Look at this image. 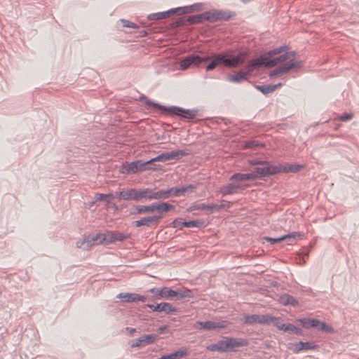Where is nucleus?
Here are the masks:
<instances>
[{
	"mask_svg": "<svg viewBox=\"0 0 359 359\" xmlns=\"http://www.w3.org/2000/svg\"><path fill=\"white\" fill-rule=\"evenodd\" d=\"M287 50V46H282L273 50H269L261 55L260 57L250 60L251 67H272L278 65V64L283 63L287 61L284 51Z\"/></svg>",
	"mask_w": 359,
	"mask_h": 359,
	"instance_id": "nucleus-1",
	"label": "nucleus"
},
{
	"mask_svg": "<svg viewBox=\"0 0 359 359\" xmlns=\"http://www.w3.org/2000/svg\"><path fill=\"white\" fill-rule=\"evenodd\" d=\"M141 100H144L145 104L147 106L153 107L154 108L158 109L163 112H167L170 115H175L180 117L181 118L185 119H193L198 114V109H186L180 107L171 106V107H165L161 105L158 103H155L151 100H149L147 97L142 96L140 97Z\"/></svg>",
	"mask_w": 359,
	"mask_h": 359,
	"instance_id": "nucleus-2",
	"label": "nucleus"
},
{
	"mask_svg": "<svg viewBox=\"0 0 359 359\" xmlns=\"http://www.w3.org/2000/svg\"><path fill=\"white\" fill-rule=\"evenodd\" d=\"M248 341L243 338L224 337L215 344H210L206 349L210 351L224 353L228 351H236L238 348L247 346Z\"/></svg>",
	"mask_w": 359,
	"mask_h": 359,
	"instance_id": "nucleus-3",
	"label": "nucleus"
},
{
	"mask_svg": "<svg viewBox=\"0 0 359 359\" xmlns=\"http://www.w3.org/2000/svg\"><path fill=\"white\" fill-rule=\"evenodd\" d=\"M118 200L144 201L151 200V189H128L116 193Z\"/></svg>",
	"mask_w": 359,
	"mask_h": 359,
	"instance_id": "nucleus-4",
	"label": "nucleus"
},
{
	"mask_svg": "<svg viewBox=\"0 0 359 359\" xmlns=\"http://www.w3.org/2000/svg\"><path fill=\"white\" fill-rule=\"evenodd\" d=\"M137 214H146L157 212L162 214L174 209V205L168 203H152L147 205H137L135 207Z\"/></svg>",
	"mask_w": 359,
	"mask_h": 359,
	"instance_id": "nucleus-5",
	"label": "nucleus"
},
{
	"mask_svg": "<svg viewBox=\"0 0 359 359\" xmlns=\"http://www.w3.org/2000/svg\"><path fill=\"white\" fill-rule=\"evenodd\" d=\"M210 60V57H201L197 55H189L182 59L180 62V69H187L191 66L200 67Z\"/></svg>",
	"mask_w": 359,
	"mask_h": 359,
	"instance_id": "nucleus-6",
	"label": "nucleus"
},
{
	"mask_svg": "<svg viewBox=\"0 0 359 359\" xmlns=\"http://www.w3.org/2000/svg\"><path fill=\"white\" fill-rule=\"evenodd\" d=\"M298 321L304 328L309 329L316 327L318 330L325 331L330 332L332 329L325 323L320 321L318 319L304 318L299 319Z\"/></svg>",
	"mask_w": 359,
	"mask_h": 359,
	"instance_id": "nucleus-7",
	"label": "nucleus"
},
{
	"mask_svg": "<svg viewBox=\"0 0 359 359\" xmlns=\"http://www.w3.org/2000/svg\"><path fill=\"white\" fill-rule=\"evenodd\" d=\"M276 320V317L269 315H248L244 317V322L246 324H255L259 323L261 325H273V321Z\"/></svg>",
	"mask_w": 359,
	"mask_h": 359,
	"instance_id": "nucleus-8",
	"label": "nucleus"
},
{
	"mask_svg": "<svg viewBox=\"0 0 359 359\" xmlns=\"http://www.w3.org/2000/svg\"><path fill=\"white\" fill-rule=\"evenodd\" d=\"M163 218L162 214H156L141 218L139 220L134 221L133 225L135 227L145 226L147 227L157 226L160 220Z\"/></svg>",
	"mask_w": 359,
	"mask_h": 359,
	"instance_id": "nucleus-9",
	"label": "nucleus"
},
{
	"mask_svg": "<svg viewBox=\"0 0 359 359\" xmlns=\"http://www.w3.org/2000/svg\"><path fill=\"white\" fill-rule=\"evenodd\" d=\"M278 165H270L268 162L264 161L259 166L255 168V173L258 178L272 175L278 173Z\"/></svg>",
	"mask_w": 359,
	"mask_h": 359,
	"instance_id": "nucleus-10",
	"label": "nucleus"
},
{
	"mask_svg": "<svg viewBox=\"0 0 359 359\" xmlns=\"http://www.w3.org/2000/svg\"><path fill=\"white\" fill-rule=\"evenodd\" d=\"M228 325V323L226 321H205L201 322L198 321L195 323L194 327L198 330H212L217 329H223L226 328Z\"/></svg>",
	"mask_w": 359,
	"mask_h": 359,
	"instance_id": "nucleus-11",
	"label": "nucleus"
},
{
	"mask_svg": "<svg viewBox=\"0 0 359 359\" xmlns=\"http://www.w3.org/2000/svg\"><path fill=\"white\" fill-rule=\"evenodd\" d=\"M303 65L302 61H292L290 63H285L283 66L274 69L269 74L270 77L276 76L280 74H284L293 69L301 68Z\"/></svg>",
	"mask_w": 359,
	"mask_h": 359,
	"instance_id": "nucleus-12",
	"label": "nucleus"
},
{
	"mask_svg": "<svg viewBox=\"0 0 359 359\" xmlns=\"http://www.w3.org/2000/svg\"><path fill=\"white\" fill-rule=\"evenodd\" d=\"M205 21L210 22H215L220 20H228L230 18V15L225 11L219 10H212L204 12Z\"/></svg>",
	"mask_w": 359,
	"mask_h": 359,
	"instance_id": "nucleus-13",
	"label": "nucleus"
},
{
	"mask_svg": "<svg viewBox=\"0 0 359 359\" xmlns=\"http://www.w3.org/2000/svg\"><path fill=\"white\" fill-rule=\"evenodd\" d=\"M257 67H251L250 60L248 66L246 67L245 71H240L236 74L230 75L228 77V80L233 83H241L245 81L248 80V76L251 73V72Z\"/></svg>",
	"mask_w": 359,
	"mask_h": 359,
	"instance_id": "nucleus-14",
	"label": "nucleus"
},
{
	"mask_svg": "<svg viewBox=\"0 0 359 359\" xmlns=\"http://www.w3.org/2000/svg\"><path fill=\"white\" fill-rule=\"evenodd\" d=\"M130 237L129 234H124L119 231H107L104 233L105 243H111L115 241H123Z\"/></svg>",
	"mask_w": 359,
	"mask_h": 359,
	"instance_id": "nucleus-15",
	"label": "nucleus"
},
{
	"mask_svg": "<svg viewBox=\"0 0 359 359\" xmlns=\"http://www.w3.org/2000/svg\"><path fill=\"white\" fill-rule=\"evenodd\" d=\"M147 306L151 309L153 311L164 312L166 314L177 312V309L170 303L167 302H161L156 305L147 304Z\"/></svg>",
	"mask_w": 359,
	"mask_h": 359,
	"instance_id": "nucleus-16",
	"label": "nucleus"
},
{
	"mask_svg": "<svg viewBox=\"0 0 359 359\" xmlns=\"http://www.w3.org/2000/svg\"><path fill=\"white\" fill-rule=\"evenodd\" d=\"M150 163V160L147 161L138 160L136 161L131 162L128 165L126 172L127 173H136L139 171L145 170L147 169V165Z\"/></svg>",
	"mask_w": 359,
	"mask_h": 359,
	"instance_id": "nucleus-17",
	"label": "nucleus"
},
{
	"mask_svg": "<svg viewBox=\"0 0 359 359\" xmlns=\"http://www.w3.org/2000/svg\"><path fill=\"white\" fill-rule=\"evenodd\" d=\"M211 62L206 66V71L213 70L219 64H224L227 67L228 57L224 54H217L210 57Z\"/></svg>",
	"mask_w": 359,
	"mask_h": 359,
	"instance_id": "nucleus-18",
	"label": "nucleus"
},
{
	"mask_svg": "<svg viewBox=\"0 0 359 359\" xmlns=\"http://www.w3.org/2000/svg\"><path fill=\"white\" fill-rule=\"evenodd\" d=\"M248 53L245 51L240 52L237 55L233 57H228L227 67L234 68L243 64L247 59Z\"/></svg>",
	"mask_w": 359,
	"mask_h": 359,
	"instance_id": "nucleus-19",
	"label": "nucleus"
},
{
	"mask_svg": "<svg viewBox=\"0 0 359 359\" xmlns=\"http://www.w3.org/2000/svg\"><path fill=\"white\" fill-rule=\"evenodd\" d=\"M117 297L121 299L124 302H144L147 299L144 296L135 293H120L117 295Z\"/></svg>",
	"mask_w": 359,
	"mask_h": 359,
	"instance_id": "nucleus-20",
	"label": "nucleus"
},
{
	"mask_svg": "<svg viewBox=\"0 0 359 359\" xmlns=\"http://www.w3.org/2000/svg\"><path fill=\"white\" fill-rule=\"evenodd\" d=\"M149 292L156 296L160 297L161 298L169 299L172 298L173 290L167 287H163L161 288L153 287L149 290Z\"/></svg>",
	"mask_w": 359,
	"mask_h": 359,
	"instance_id": "nucleus-21",
	"label": "nucleus"
},
{
	"mask_svg": "<svg viewBox=\"0 0 359 359\" xmlns=\"http://www.w3.org/2000/svg\"><path fill=\"white\" fill-rule=\"evenodd\" d=\"M299 235L297 233H292L290 234H287L278 238H271L265 236L262 239L269 242L271 244H274L282 241H287L289 244H292V243L298 237Z\"/></svg>",
	"mask_w": 359,
	"mask_h": 359,
	"instance_id": "nucleus-22",
	"label": "nucleus"
},
{
	"mask_svg": "<svg viewBox=\"0 0 359 359\" xmlns=\"http://www.w3.org/2000/svg\"><path fill=\"white\" fill-rule=\"evenodd\" d=\"M273 325L276 326L280 330H283L285 332H290L295 334H299L301 330L293 324H284L281 323L279 320V318L276 317V320L273 321Z\"/></svg>",
	"mask_w": 359,
	"mask_h": 359,
	"instance_id": "nucleus-23",
	"label": "nucleus"
},
{
	"mask_svg": "<svg viewBox=\"0 0 359 359\" xmlns=\"http://www.w3.org/2000/svg\"><path fill=\"white\" fill-rule=\"evenodd\" d=\"M194 297V292L187 288L177 289L173 290L172 294V298L176 297L177 299L181 300L185 298H193Z\"/></svg>",
	"mask_w": 359,
	"mask_h": 359,
	"instance_id": "nucleus-24",
	"label": "nucleus"
},
{
	"mask_svg": "<svg viewBox=\"0 0 359 359\" xmlns=\"http://www.w3.org/2000/svg\"><path fill=\"white\" fill-rule=\"evenodd\" d=\"M180 8L171 9L168 11L152 13L148 15L149 20H161L170 17L172 14L175 13L177 11H180Z\"/></svg>",
	"mask_w": 359,
	"mask_h": 359,
	"instance_id": "nucleus-25",
	"label": "nucleus"
},
{
	"mask_svg": "<svg viewBox=\"0 0 359 359\" xmlns=\"http://www.w3.org/2000/svg\"><path fill=\"white\" fill-rule=\"evenodd\" d=\"M303 166L299 164H294V165H278V173L279 172H299Z\"/></svg>",
	"mask_w": 359,
	"mask_h": 359,
	"instance_id": "nucleus-26",
	"label": "nucleus"
},
{
	"mask_svg": "<svg viewBox=\"0 0 359 359\" xmlns=\"http://www.w3.org/2000/svg\"><path fill=\"white\" fill-rule=\"evenodd\" d=\"M278 302L283 305H292L295 306L298 305V301L292 296L288 294H283L278 298Z\"/></svg>",
	"mask_w": 359,
	"mask_h": 359,
	"instance_id": "nucleus-27",
	"label": "nucleus"
},
{
	"mask_svg": "<svg viewBox=\"0 0 359 359\" xmlns=\"http://www.w3.org/2000/svg\"><path fill=\"white\" fill-rule=\"evenodd\" d=\"M241 187L240 184H229L221 187L220 192L223 195L233 194L237 193Z\"/></svg>",
	"mask_w": 359,
	"mask_h": 359,
	"instance_id": "nucleus-28",
	"label": "nucleus"
},
{
	"mask_svg": "<svg viewBox=\"0 0 359 359\" xmlns=\"http://www.w3.org/2000/svg\"><path fill=\"white\" fill-rule=\"evenodd\" d=\"M151 200H164L170 198L169 191L166 190H159L155 191L154 190L151 189Z\"/></svg>",
	"mask_w": 359,
	"mask_h": 359,
	"instance_id": "nucleus-29",
	"label": "nucleus"
},
{
	"mask_svg": "<svg viewBox=\"0 0 359 359\" xmlns=\"http://www.w3.org/2000/svg\"><path fill=\"white\" fill-rule=\"evenodd\" d=\"M93 239H91L90 236H86L83 240L78 241L76 242V247L83 250H88L95 244L93 243Z\"/></svg>",
	"mask_w": 359,
	"mask_h": 359,
	"instance_id": "nucleus-30",
	"label": "nucleus"
},
{
	"mask_svg": "<svg viewBox=\"0 0 359 359\" xmlns=\"http://www.w3.org/2000/svg\"><path fill=\"white\" fill-rule=\"evenodd\" d=\"M187 22L191 24H200L205 22L204 13L191 15L187 18Z\"/></svg>",
	"mask_w": 359,
	"mask_h": 359,
	"instance_id": "nucleus-31",
	"label": "nucleus"
},
{
	"mask_svg": "<svg viewBox=\"0 0 359 359\" xmlns=\"http://www.w3.org/2000/svg\"><path fill=\"white\" fill-rule=\"evenodd\" d=\"M315 347L316 346L311 342L299 341L295 344V349L298 352L302 350H311L315 348Z\"/></svg>",
	"mask_w": 359,
	"mask_h": 359,
	"instance_id": "nucleus-32",
	"label": "nucleus"
},
{
	"mask_svg": "<svg viewBox=\"0 0 359 359\" xmlns=\"http://www.w3.org/2000/svg\"><path fill=\"white\" fill-rule=\"evenodd\" d=\"M203 5L201 3L194 4L190 6H185L180 8V11H182V13H191L193 11H198L203 10Z\"/></svg>",
	"mask_w": 359,
	"mask_h": 359,
	"instance_id": "nucleus-33",
	"label": "nucleus"
},
{
	"mask_svg": "<svg viewBox=\"0 0 359 359\" xmlns=\"http://www.w3.org/2000/svg\"><path fill=\"white\" fill-rule=\"evenodd\" d=\"M91 239H93V243L95 245L105 243L104 233H96L95 235L89 236Z\"/></svg>",
	"mask_w": 359,
	"mask_h": 359,
	"instance_id": "nucleus-34",
	"label": "nucleus"
},
{
	"mask_svg": "<svg viewBox=\"0 0 359 359\" xmlns=\"http://www.w3.org/2000/svg\"><path fill=\"white\" fill-rule=\"evenodd\" d=\"M158 339L157 334H147L142 337L143 345H149L154 343Z\"/></svg>",
	"mask_w": 359,
	"mask_h": 359,
	"instance_id": "nucleus-35",
	"label": "nucleus"
},
{
	"mask_svg": "<svg viewBox=\"0 0 359 359\" xmlns=\"http://www.w3.org/2000/svg\"><path fill=\"white\" fill-rule=\"evenodd\" d=\"M188 153L185 150H177L172 151L171 152H168L169 158L171 159H179L184 156H186Z\"/></svg>",
	"mask_w": 359,
	"mask_h": 359,
	"instance_id": "nucleus-36",
	"label": "nucleus"
},
{
	"mask_svg": "<svg viewBox=\"0 0 359 359\" xmlns=\"http://www.w3.org/2000/svg\"><path fill=\"white\" fill-rule=\"evenodd\" d=\"M170 197L171 196H180L185 194V189L182 187H172L168 189Z\"/></svg>",
	"mask_w": 359,
	"mask_h": 359,
	"instance_id": "nucleus-37",
	"label": "nucleus"
},
{
	"mask_svg": "<svg viewBox=\"0 0 359 359\" xmlns=\"http://www.w3.org/2000/svg\"><path fill=\"white\" fill-rule=\"evenodd\" d=\"M187 350H179L168 354L170 359H180L187 355Z\"/></svg>",
	"mask_w": 359,
	"mask_h": 359,
	"instance_id": "nucleus-38",
	"label": "nucleus"
},
{
	"mask_svg": "<svg viewBox=\"0 0 359 359\" xmlns=\"http://www.w3.org/2000/svg\"><path fill=\"white\" fill-rule=\"evenodd\" d=\"M257 88L260 90L263 94H268L273 92L276 90V86H257Z\"/></svg>",
	"mask_w": 359,
	"mask_h": 359,
	"instance_id": "nucleus-39",
	"label": "nucleus"
},
{
	"mask_svg": "<svg viewBox=\"0 0 359 359\" xmlns=\"http://www.w3.org/2000/svg\"><path fill=\"white\" fill-rule=\"evenodd\" d=\"M114 198L113 195L111 194H96L95 196V201H107V202L109 201V199H112Z\"/></svg>",
	"mask_w": 359,
	"mask_h": 359,
	"instance_id": "nucleus-40",
	"label": "nucleus"
},
{
	"mask_svg": "<svg viewBox=\"0 0 359 359\" xmlns=\"http://www.w3.org/2000/svg\"><path fill=\"white\" fill-rule=\"evenodd\" d=\"M170 161L168 152L162 153L161 154L158 155L155 158L150 159V163L154 161Z\"/></svg>",
	"mask_w": 359,
	"mask_h": 359,
	"instance_id": "nucleus-41",
	"label": "nucleus"
},
{
	"mask_svg": "<svg viewBox=\"0 0 359 359\" xmlns=\"http://www.w3.org/2000/svg\"><path fill=\"white\" fill-rule=\"evenodd\" d=\"M207 210V205H205L204 203L196 204V205H193L187 208L188 212H192L194 210Z\"/></svg>",
	"mask_w": 359,
	"mask_h": 359,
	"instance_id": "nucleus-42",
	"label": "nucleus"
},
{
	"mask_svg": "<svg viewBox=\"0 0 359 359\" xmlns=\"http://www.w3.org/2000/svg\"><path fill=\"white\" fill-rule=\"evenodd\" d=\"M264 147V144H262L257 140L249 141L245 143V147H247V148H257V147Z\"/></svg>",
	"mask_w": 359,
	"mask_h": 359,
	"instance_id": "nucleus-43",
	"label": "nucleus"
},
{
	"mask_svg": "<svg viewBox=\"0 0 359 359\" xmlns=\"http://www.w3.org/2000/svg\"><path fill=\"white\" fill-rule=\"evenodd\" d=\"M230 180L240 181L243 182L245 181V174L244 173H235L231 177Z\"/></svg>",
	"mask_w": 359,
	"mask_h": 359,
	"instance_id": "nucleus-44",
	"label": "nucleus"
},
{
	"mask_svg": "<svg viewBox=\"0 0 359 359\" xmlns=\"http://www.w3.org/2000/svg\"><path fill=\"white\" fill-rule=\"evenodd\" d=\"M284 52L287 57V60H289L287 63H290L292 61H297L296 60H294V57L297 55V53L295 51L287 52L285 50Z\"/></svg>",
	"mask_w": 359,
	"mask_h": 359,
	"instance_id": "nucleus-45",
	"label": "nucleus"
},
{
	"mask_svg": "<svg viewBox=\"0 0 359 359\" xmlns=\"http://www.w3.org/2000/svg\"><path fill=\"white\" fill-rule=\"evenodd\" d=\"M199 224H200L199 222L195 221V220L188 221V222L185 221V222H183L182 223V226H184V227H195V226H198Z\"/></svg>",
	"mask_w": 359,
	"mask_h": 359,
	"instance_id": "nucleus-46",
	"label": "nucleus"
},
{
	"mask_svg": "<svg viewBox=\"0 0 359 359\" xmlns=\"http://www.w3.org/2000/svg\"><path fill=\"white\" fill-rule=\"evenodd\" d=\"M141 346H144L143 343H142V338H139V339H136L133 340L130 344V346L132 348L139 347Z\"/></svg>",
	"mask_w": 359,
	"mask_h": 359,
	"instance_id": "nucleus-47",
	"label": "nucleus"
},
{
	"mask_svg": "<svg viewBox=\"0 0 359 359\" xmlns=\"http://www.w3.org/2000/svg\"><path fill=\"white\" fill-rule=\"evenodd\" d=\"M353 117L352 114H344L339 117V119L341 121H346L351 120Z\"/></svg>",
	"mask_w": 359,
	"mask_h": 359,
	"instance_id": "nucleus-48",
	"label": "nucleus"
},
{
	"mask_svg": "<svg viewBox=\"0 0 359 359\" xmlns=\"http://www.w3.org/2000/svg\"><path fill=\"white\" fill-rule=\"evenodd\" d=\"M245 181L246 180H253L258 178L257 175H256V173H254V172L245 173Z\"/></svg>",
	"mask_w": 359,
	"mask_h": 359,
	"instance_id": "nucleus-49",
	"label": "nucleus"
},
{
	"mask_svg": "<svg viewBox=\"0 0 359 359\" xmlns=\"http://www.w3.org/2000/svg\"><path fill=\"white\" fill-rule=\"evenodd\" d=\"M121 21L123 22V27H131V28H136L137 27L135 24L132 22H130V21L126 20H122Z\"/></svg>",
	"mask_w": 359,
	"mask_h": 359,
	"instance_id": "nucleus-50",
	"label": "nucleus"
},
{
	"mask_svg": "<svg viewBox=\"0 0 359 359\" xmlns=\"http://www.w3.org/2000/svg\"><path fill=\"white\" fill-rule=\"evenodd\" d=\"M218 208H219L218 204L207 205V210H208L210 212H212L214 210H218Z\"/></svg>",
	"mask_w": 359,
	"mask_h": 359,
	"instance_id": "nucleus-51",
	"label": "nucleus"
},
{
	"mask_svg": "<svg viewBox=\"0 0 359 359\" xmlns=\"http://www.w3.org/2000/svg\"><path fill=\"white\" fill-rule=\"evenodd\" d=\"M195 188V187L192 184H189L188 186H186V187H182V189H185V193L186 192H191Z\"/></svg>",
	"mask_w": 359,
	"mask_h": 359,
	"instance_id": "nucleus-52",
	"label": "nucleus"
},
{
	"mask_svg": "<svg viewBox=\"0 0 359 359\" xmlns=\"http://www.w3.org/2000/svg\"><path fill=\"white\" fill-rule=\"evenodd\" d=\"M182 222H181V219H176L173 221L172 224L174 227L177 228L179 227L180 225L182 226Z\"/></svg>",
	"mask_w": 359,
	"mask_h": 359,
	"instance_id": "nucleus-53",
	"label": "nucleus"
},
{
	"mask_svg": "<svg viewBox=\"0 0 359 359\" xmlns=\"http://www.w3.org/2000/svg\"><path fill=\"white\" fill-rule=\"evenodd\" d=\"M168 329V326L167 325H163V326H161L159 327L158 329H157V332L158 334H162L163 332H164L166 330Z\"/></svg>",
	"mask_w": 359,
	"mask_h": 359,
	"instance_id": "nucleus-54",
	"label": "nucleus"
},
{
	"mask_svg": "<svg viewBox=\"0 0 359 359\" xmlns=\"http://www.w3.org/2000/svg\"><path fill=\"white\" fill-rule=\"evenodd\" d=\"M264 162V161H257V160H252V161H250V163L252 165L259 166Z\"/></svg>",
	"mask_w": 359,
	"mask_h": 359,
	"instance_id": "nucleus-55",
	"label": "nucleus"
},
{
	"mask_svg": "<svg viewBox=\"0 0 359 359\" xmlns=\"http://www.w3.org/2000/svg\"><path fill=\"white\" fill-rule=\"evenodd\" d=\"M126 330L129 332L130 335H133L136 331L135 328L132 327H126Z\"/></svg>",
	"mask_w": 359,
	"mask_h": 359,
	"instance_id": "nucleus-56",
	"label": "nucleus"
},
{
	"mask_svg": "<svg viewBox=\"0 0 359 359\" xmlns=\"http://www.w3.org/2000/svg\"><path fill=\"white\" fill-rule=\"evenodd\" d=\"M281 86V83H278V84H276V85H271V86H276V89L278 88V87H280Z\"/></svg>",
	"mask_w": 359,
	"mask_h": 359,
	"instance_id": "nucleus-57",
	"label": "nucleus"
},
{
	"mask_svg": "<svg viewBox=\"0 0 359 359\" xmlns=\"http://www.w3.org/2000/svg\"><path fill=\"white\" fill-rule=\"evenodd\" d=\"M225 207V205L224 204H220L219 205V208H218V210H220L222 208H224Z\"/></svg>",
	"mask_w": 359,
	"mask_h": 359,
	"instance_id": "nucleus-58",
	"label": "nucleus"
}]
</instances>
